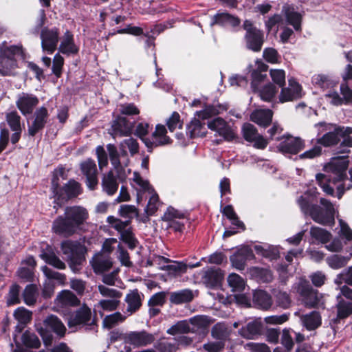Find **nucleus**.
Listing matches in <instances>:
<instances>
[{
  "label": "nucleus",
  "mask_w": 352,
  "mask_h": 352,
  "mask_svg": "<svg viewBox=\"0 0 352 352\" xmlns=\"http://www.w3.org/2000/svg\"><path fill=\"white\" fill-rule=\"evenodd\" d=\"M273 112L270 109H256L250 115V120L258 125L267 127L272 120Z\"/></svg>",
  "instance_id": "obj_27"
},
{
  "label": "nucleus",
  "mask_w": 352,
  "mask_h": 352,
  "mask_svg": "<svg viewBox=\"0 0 352 352\" xmlns=\"http://www.w3.org/2000/svg\"><path fill=\"white\" fill-rule=\"evenodd\" d=\"M184 218V214L173 207L168 208L162 217V220L166 223V228H171L175 232H182L184 224L180 221Z\"/></svg>",
  "instance_id": "obj_19"
},
{
  "label": "nucleus",
  "mask_w": 352,
  "mask_h": 352,
  "mask_svg": "<svg viewBox=\"0 0 352 352\" xmlns=\"http://www.w3.org/2000/svg\"><path fill=\"white\" fill-rule=\"evenodd\" d=\"M274 295L276 298V301L279 306L283 308H287L290 305V298L287 292L275 291Z\"/></svg>",
  "instance_id": "obj_63"
},
{
  "label": "nucleus",
  "mask_w": 352,
  "mask_h": 352,
  "mask_svg": "<svg viewBox=\"0 0 352 352\" xmlns=\"http://www.w3.org/2000/svg\"><path fill=\"white\" fill-rule=\"evenodd\" d=\"M167 130L164 125L157 124L155 131L152 133L151 138L143 139L146 146L149 151L153 148L159 146L168 144L171 142L170 138L166 135Z\"/></svg>",
  "instance_id": "obj_17"
},
{
  "label": "nucleus",
  "mask_w": 352,
  "mask_h": 352,
  "mask_svg": "<svg viewBox=\"0 0 352 352\" xmlns=\"http://www.w3.org/2000/svg\"><path fill=\"white\" fill-rule=\"evenodd\" d=\"M21 54L20 48L12 46L4 51L0 57V74L2 76L14 75L17 67L16 55Z\"/></svg>",
  "instance_id": "obj_11"
},
{
  "label": "nucleus",
  "mask_w": 352,
  "mask_h": 352,
  "mask_svg": "<svg viewBox=\"0 0 352 352\" xmlns=\"http://www.w3.org/2000/svg\"><path fill=\"white\" fill-rule=\"evenodd\" d=\"M41 257L46 263L58 270H65L66 268L65 263L53 252H43L41 254Z\"/></svg>",
  "instance_id": "obj_40"
},
{
  "label": "nucleus",
  "mask_w": 352,
  "mask_h": 352,
  "mask_svg": "<svg viewBox=\"0 0 352 352\" xmlns=\"http://www.w3.org/2000/svg\"><path fill=\"white\" fill-rule=\"evenodd\" d=\"M261 331V325L255 322H249L239 330V334L246 339H253Z\"/></svg>",
  "instance_id": "obj_41"
},
{
  "label": "nucleus",
  "mask_w": 352,
  "mask_h": 352,
  "mask_svg": "<svg viewBox=\"0 0 352 352\" xmlns=\"http://www.w3.org/2000/svg\"><path fill=\"white\" fill-rule=\"evenodd\" d=\"M120 304V299H102L98 302V306L103 311H113L118 309Z\"/></svg>",
  "instance_id": "obj_59"
},
{
  "label": "nucleus",
  "mask_w": 352,
  "mask_h": 352,
  "mask_svg": "<svg viewBox=\"0 0 352 352\" xmlns=\"http://www.w3.org/2000/svg\"><path fill=\"white\" fill-rule=\"evenodd\" d=\"M221 278L222 275L221 271L219 270L212 268L208 270L204 275L206 281L212 286L218 284Z\"/></svg>",
  "instance_id": "obj_58"
},
{
  "label": "nucleus",
  "mask_w": 352,
  "mask_h": 352,
  "mask_svg": "<svg viewBox=\"0 0 352 352\" xmlns=\"http://www.w3.org/2000/svg\"><path fill=\"white\" fill-rule=\"evenodd\" d=\"M142 297L143 295L137 289L130 290L126 295L124 301L127 304L126 311L132 314L137 311L142 306Z\"/></svg>",
  "instance_id": "obj_28"
},
{
  "label": "nucleus",
  "mask_w": 352,
  "mask_h": 352,
  "mask_svg": "<svg viewBox=\"0 0 352 352\" xmlns=\"http://www.w3.org/2000/svg\"><path fill=\"white\" fill-rule=\"evenodd\" d=\"M126 316L122 315L120 312H115L112 314L106 316L102 321V326L107 329H111L118 324L124 322L126 320Z\"/></svg>",
  "instance_id": "obj_46"
},
{
  "label": "nucleus",
  "mask_w": 352,
  "mask_h": 352,
  "mask_svg": "<svg viewBox=\"0 0 352 352\" xmlns=\"http://www.w3.org/2000/svg\"><path fill=\"white\" fill-rule=\"evenodd\" d=\"M166 125L170 131L173 132L176 129H182L183 126V122L180 119L179 114L174 111L170 118L166 121Z\"/></svg>",
  "instance_id": "obj_60"
},
{
  "label": "nucleus",
  "mask_w": 352,
  "mask_h": 352,
  "mask_svg": "<svg viewBox=\"0 0 352 352\" xmlns=\"http://www.w3.org/2000/svg\"><path fill=\"white\" fill-rule=\"evenodd\" d=\"M310 234L313 238L322 243H326L329 241L331 237L330 232L323 228L316 226H313L311 228Z\"/></svg>",
  "instance_id": "obj_52"
},
{
  "label": "nucleus",
  "mask_w": 352,
  "mask_h": 352,
  "mask_svg": "<svg viewBox=\"0 0 352 352\" xmlns=\"http://www.w3.org/2000/svg\"><path fill=\"white\" fill-rule=\"evenodd\" d=\"M41 47L43 51L52 54L56 49L59 41V30L57 28H44L41 32Z\"/></svg>",
  "instance_id": "obj_13"
},
{
  "label": "nucleus",
  "mask_w": 352,
  "mask_h": 352,
  "mask_svg": "<svg viewBox=\"0 0 352 352\" xmlns=\"http://www.w3.org/2000/svg\"><path fill=\"white\" fill-rule=\"evenodd\" d=\"M21 340L23 344L28 348L38 349L41 346V341L38 336L29 331L23 333Z\"/></svg>",
  "instance_id": "obj_50"
},
{
  "label": "nucleus",
  "mask_w": 352,
  "mask_h": 352,
  "mask_svg": "<svg viewBox=\"0 0 352 352\" xmlns=\"http://www.w3.org/2000/svg\"><path fill=\"white\" fill-rule=\"evenodd\" d=\"M231 329L224 322H218L211 329V336L219 341H225L230 337Z\"/></svg>",
  "instance_id": "obj_36"
},
{
  "label": "nucleus",
  "mask_w": 352,
  "mask_h": 352,
  "mask_svg": "<svg viewBox=\"0 0 352 352\" xmlns=\"http://www.w3.org/2000/svg\"><path fill=\"white\" fill-rule=\"evenodd\" d=\"M60 248L73 271H76L77 267L85 261L87 249L80 242L66 240L61 243Z\"/></svg>",
  "instance_id": "obj_5"
},
{
  "label": "nucleus",
  "mask_w": 352,
  "mask_h": 352,
  "mask_svg": "<svg viewBox=\"0 0 352 352\" xmlns=\"http://www.w3.org/2000/svg\"><path fill=\"white\" fill-rule=\"evenodd\" d=\"M245 256L242 252H239L230 256V261L232 265L237 270H243L245 269L246 258H252L254 255L251 251L245 250Z\"/></svg>",
  "instance_id": "obj_47"
},
{
  "label": "nucleus",
  "mask_w": 352,
  "mask_h": 352,
  "mask_svg": "<svg viewBox=\"0 0 352 352\" xmlns=\"http://www.w3.org/2000/svg\"><path fill=\"white\" fill-rule=\"evenodd\" d=\"M120 149L122 156H127V149L129 151L131 155L133 156L139 152V144L135 138H126L120 144Z\"/></svg>",
  "instance_id": "obj_37"
},
{
  "label": "nucleus",
  "mask_w": 352,
  "mask_h": 352,
  "mask_svg": "<svg viewBox=\"0 0 352 352\" xmlns=\"http://www.w3.org/2000/svg\"><path fill=\"white\" fill-rule=\"evenodd\" d=\"M316 126H324L325 131H329L317 140V143L325 147H329L338 144L341 137L352 133V128L350 126H340L336 124L320 122Z\"/></svg>",
  "instance_id": "obj_6"
},
{
  "label": "nucleus",
  "mask_w": 352,
  "mask_h": 352,
  "mask_svg": "<svg viewBox=\"0 0 352 352\" xmlns=\"http://www.w3.org/2000/svg\"><path fill=\"white\" fill-rule=\"evenodd\" d=\"M190 331L194 332V329L191 328L189 321L182 320L170 327L167 330V333L174 336L179 333H187Z\"/></svg>",
  "instance_id": "obj_48"
},
{
  "label": "nucleus",
  "mask_w": 352,
  "mask_h": 352,
  "mask_svg": "<svg viewBox=\"0 0 352 352\" xmlns=\"http://www.w3.org/2000/svg\"><path fill=\"white\" fill-rule=\"evenodd\" d=\"M155 336L145 330L140 331H130L126 335L125 340L127 343L136 346L143 347L151 344L155 341Z\"/></svg>",
  "instance_id": "obj_18"
},
{
  "label": "nucleus",
  "mask_w": 352,
  "mask_h": 352,
  "mask_svg": "<svg viewBox=\"0 0 352 352\" xmlns=\"http://www.w3.org/2000/svg\"><path fill=\"white\" fill-rule=\"evenodd\" d=\"M55 303L58 308L63 309L76 307L80 305V301L71 291L63 290L57 295Z\"/></svg>",
  "instance_id": "obj_24"
},
{
  "label": "nucleus",
  "mask_w": 352,
  "mask_h": 352,
  "mask_svg": "<svg viewBox=\"0 0 352 352\" xmlns=\"http://www.w3.org/2000/svg\"><path fill=\"white\" fill-rule=\"evenodd\" d=\"M250 274L252 277L263 283L271 282L273 279L272 272L267 268L252 267L250 269Z\"/></svg>",
  "instance_id": "obj_38"
},
{
  "label": "nucleus",
  "mask_w": 352,
  "mask_h": 352,
  "mask_svg": "<svg viewBox=\"0 0 352 352\" xmlns=\"http://www.w3.org/2000/svg\"><path fill=\"white\" fill-rule=\"evenodd\" d=\"M277 91L276 86L272 83H268L259 89L258 94L262 100L271 102L277 94Z\"/></svg>",
  "instance_id": "obj_49"
},
{
  "label": "nucleus",
  "mask_w": 352,
  "mask_h": 352,
  "mask_svg": "<svg viewBox=\"0 0 352 352\" xmlns=\"http://www.w3.org/2000/svg\"><path fill=\"white\" fill-rule=\"evenodd\" d=\"M65 216H58L53 222L52 230L60 235L70 236L79 226L88 219L87 210L80 206H67L65 209Z\"/></svg>",
  "instance_id": "obj_1"
},
{
  "label": "nucleus",
  "mask_w": 352,
  "mask_h": 352,
  "mask_svg": "<svg viewBox=\"0 0 352 352\" xmlns=\"http://www.w3.org/2000/svg\"><path fill=\"white\" fill-rule=\"evenodd\" d=\"M35 328L46 346L51 345L53 339V336L48 329H50L59 338H63L67 331L66 327L63 322L59 318L53 314L47 316L44 319L43 323H36Z\"/></svg>",
  "instance_id": "obj_4"
},
{
  "label": "nucleus",
  "mask_w": 352,
  "mask_h": 352,
  "mask_svg": "<svg viewBox=\"0 0 352 352\" xmlns=\"http://www.w3.org/2000/svg\"><path fill=\"white\" fill-rule=\"evenodd\" d=\"M14 316L21 324H25L31 321L32 313L27 309L21 307L15 310Z\"/></svg>",
  "instance_id": "obj_56"
},
{
  "label": "nucleus",
  "mask_w": 352,
  "mask_h": 352,
  "mask_svg": "<svg viewBox=\"0 0 352 352\" xmlns=\"http://www.w3.org/2000/svg\"><path fill=\"white\" fill-rule=\"evenodd\" d=\"M67 325L69 328L87 327L89 330L97 331L96 319L92 315L91 308L86 304H83L69 316Z\"/></svg>",
  "instance_id": "obj_8"
},
{
  "label": "nucleus",
  "mask_w": 352,
  "mask_h": 352,
  "mask_svg": "<svg viewBox=\"0 0 352 352\" xmlns=\"http://www.w3.org/2000/svg\"><path fill=\"white\" fill-rule=\"evenodd\" d=\"M338 304L337 307V317L339 319H344L352 314V302L346 301L340 297L337 296Z\"/></svg>",
  "instance_id": "obj_39"
},
{
  "label": "nucleus",
  "mask_w": 352,
  "mask_h": 352,
  "mask_svg": "<svg viewBox=\"0 0 352 352\" xmlns=\"http://www.w3.org/2000/svg\"><path fill=\"white\" fill-rule=\"evenodd\" d=\"M287 87H283L279 94V102L281 103L298 100L301 97V87L294 80H289Z\"/></svg>",
  "instance_id": "obj_20"
},
{
  "label": "nucleus",
  "mask_w": 352,
  "mask_h": 352,
  "mask_svg": "<svg viewBox=\"0 0 352 352\" xmlns=\"http://www.w3.org/2000/svg\"><path fill=\"white\" fill-rule=\"evenodd\" d=\"M254 250L257 254L261 255L270 260L276 259L279 256L278 248L272 245L263 246L256 245L254 246Z\"/></svg>",
  "instance_id": "obj_42"
},
{
  "label": "nucleus",
  "mask_w": 352,
  "mask_h": 352,
  "mask_svg": "<svg viewBox=\"0 0 352 352\" xmlns=\"http://www.w3.org/2000/svg\"><path fill=\"white\" fill-rule=\"evenodd\" d=\"M203 124L198 119H194L188 126V133L191 138L205 135V131H202Z\"/></svg>",
  "instance_id": "obj_57"
},
{
  "label": "nucleus",
  "mask_w": 352,
  "mask_h": 352,
  "mask_svg": "<svg viewBox=\"0 0 352 352\" xmlns=\"http://www.w3.org/2000/svg\"><path fill=\"white\" fill-rule=\"evenodd\" d=\"M102 186L103 190L109 195H114L118 190V183L116 177L113 175V170H110L107 175H104Z\"/></svg>",
  "instance_id": "obj_35"
},
{
  "label": "nucleus",
  "mask_w": 352,
  "mask_h": 352,
  "mask_svg": "<svg viewBox=\"0 0 352 352\" xmlns=\"http://www.w3.org/2000/svg\"><path fill=\"white\" fill-rule=\"evenodd\" d=\"M60 53L66 55L76 54L78 51V47L74 43V36L72 32L67 30L62 38L58 47Z\"/></svg>",
  "instance_id": "obj_25"
},
{
  "label": "nucleus",
  "mask_w": 352,
  "mask_h": 352,
  "mask_svg": "<svg viewBox=\"0 0 352 352\" xmlns=\"http://www.w3.org/2000/svg\"><path fill=\"white\" fill-rule=\"evenodd\" d=\"M247 47L254 52H259L261 50L264 41L263 33L259 30H254L250 34H245Z\"/></svg>",
  "instance_id": "obj_30"
},
{
  "label": "nucleus",
  "mask_w": 352,
  "mask_h": 352,
  "mask_svg": "<svg viewBox=\"0 0 352 352\" xmlns=\"http://www.w3.org/2000/svg\"><path fill=\"white\" fill-rule=\"evenodd\" d=\"M112 135L113 138L116 136H126L130 135L133 128L132 122L128 121L124 117H118L113 121L112 126Z\"/></svg>",
  "instance_id": "obj_26"
},
{
  "label": "nucleus",
  "mask_w": 352,
  "mask_h": 352,
  "mask_svg": "<svg viewBox=\"0 0 352 352\" xmlns=\"http://www.w3.org/2000/svg\"><path fill=\"white\" fill-rule=\"evenodd\" d=\"M49 113L47 108L41 107L34 113L32 122L28 124V133L34 137L36 133L43 130L47 122Z\"/></svg>",
  "instance_id": "obj_16"
},
{
  "label": "nucleus",
  "mask_w": 352,
  "mask_h": 352,
  "mask_svg": "<svg viewBox=\"0 0 352 352\" xmlns=\"http://www.w3.org/2000/svg\"><path fill=\"white\" fill-rule=\"evenodd\" d=\"M270 75L274 83L280 87L285 85V72L283 69H270Z\"/></svg>",
  "instance_id": "obj_61"
},
{
  "label": "nucleus",
  "mask_w": 352,
  "mask_h": 352,
  "mask_svg": "<svg viewBox=\"0 0 352 352\" xmlns=\"http://www.w3.org/2000/svg\"><path fill=\"white\" fill-rule=\"evenodd\" d=\"M253 302L256 307L265 310L270 309L272 305L270 295L263 290L254 292Z\"/></svg>",
  "instance_id": "obj_33"
},
{
  "label": "nucleus",
  "mask_w": 352,
  "mask_h": 352,
  "mask_svg": "<svg viewBox=\"0 0 352 352\" xmlns=\"http://www.w3.org/2000/svg\"><path fill=\"white\" fill-rule=\"evenodd\" d=\"M107 148L109 153V158L112 166L116 173L117 178L120 181H123L127 177V173L124 167H123L120 161V154L117 148L113 144H108Z\"/></svg>",
  "instance_id": "obj_22"
},
{
  "label": "nucleus",
  "mask_w": 352,
  "mask_h": 352,
  "mask_svg": "<svg viewBox=\"0 0 352 352\" xmlns=\"http://www.w3.org/2000/svg\"><path fill=\"white\" fill-rule=\"evenodd\" d=\"M191 328L196 331L198 329H206L212 322V320L204 315H197L189 319Z\"/></svg>",
  "instance_id": "obj_44"
},
{
  "label": "nucleus",
  "mask_w": 352,
  "mask_h": 352,
  "mask_svg": "<svg viewBox=\"0 0 352 352\" xmlns=\"http://www.w3.org/2000/svg\"><path fill=\"white\" fill-rule=\"evenodd\" d=\"M243 138L249 142L253 143L254 147L264 149L268 144V141L258 133L256 128L250 123H245L242 126Z\"/></svg>",
  "instance_id": "obj_14"
},
{
  "label": "nucleus",
  "mask_w": 352,
  "mask_h": 352,
  "mask_svg": "<svg viewBox=\"0 0 352 352\" xmlns=\"http://www.w3.org/2000/svg\"><path fill=\"white\" fill-rule=\"evenodd\" d=\"M107 221L120 234V239L126 243L130 249L135 248L138 241L129 227L130 220L122 221L113 216H109Z\"/></svg>",
  "instance_id": "obj_10"
},
{
  "label": "nucleus",
  "mask_w": 352,
  "mask_h": 352,
  "mask_svg": "<svg viewBox=\"0 0 352 352\" xmlns=\"http://www.w3.org/2000/svg\"><path fill=\"white\" fill-rule=\"evenodd\" d=\"M349 160L344 157H336L331 159L330 162L324 166V170L329 182L336 184L346 178V170Z\"/></svg>",
  "instance_id": "obj_9"
},
{
  "label": "nucleus",
  "mask_w": 352,
  "mask_h": 352,
  "mask_svg": "<svg viewBox=\"0 0 352 352\" xmlns=\"http://www.w3.org/2000/svg\"><path fill=\"white\" fill-rule=\"evenodd\" d=\"M82 174L86 177V184L90 190H94L98 185V170L94 160L87 159L80 164Z\"/></svg>",
  "instance_id": "obj_15"
},
{
  "label": "nucleus",
  "mask_w": 352,
  "mask_h": 352,
  "mask_svg": "<svg viewBox=\"0 0 352 352\" xmlns=\"http://www.w3.org/2000/svg\"><path fill=\"white\" fill-rule=\"evenodd\" d=\"M305 147V143L299 138L287 137L278 145V150L283 153L296 154Z\"/></svg>",
  "instance_id": "obj_23"
},
{
  "label": "nucleus",
  "mask_w": 352,
  "mask_h": 352,
  "mask_svg": "<svg viewBox=\"0 0 352 352\" xmlns=\"http://www.w3.org/2000/svg\"><path fill=\"white\" fill-rule=\"evenodd\" d=\"M91 263L96 273H102L107 271L112 266L110 256L104 254H96L93 257Z\"/></svg>",
  "instance_id": "obj_29"
},
{
  "label": "nucleus",
  "mask_w": 352,
  "mask_h": 352,
  "mask_svg": "<svg viewBox=\"0 0 352 352\" xmlns=\"http://www.w3.org/2000/svg\"><path fill=\"white\" fill-rule=\"evenodd\" d=\"M297 201L302 212L309 214L315 222L322 225H332L335 223V210L327 199H320V202L324 208L318 205L310 204L303 196H300Z\"/></svg>",
  "instance_id": "obj_2"
},
{
  "label": "nucleus",
  "mask_w": 352,
  "mask_h": 352,
  "mask_svg": "<svg viewBox=\"0 0 352 352\" xmlns=\"http://www.w3.org/2000/svg\"><path fill=\"white\" fill-rule=\"evenodd\" d=\"M38 295L37 286L34 284L28 285L23 292V301L27 305L32 306L36 303Z\"/></svg>",
  "instance_id": "obj_43"
},
{
  "label": "nucleus",
  "mask_w": 352,
  "mask_h": 352,
  "mask_svg": "<svg viewBox=\"0 0 352 352\" xmlns=\"http://www.w3.org/2000/svg\"><path fill=\"white\" fill-rule=\"evenodd\" d=\"M98 289L100 295L106 299H120L122 296V293L120 291L105 285H98Z\"/></svg>",
  "instance_id": "obj_51"
},
{
  "label": "nucleus",
  "mask_w": 352,
  "mask_h": 352,
  "mask_svg": "<svg viewBox=\"0 0 352 352\" xmlns=\"http://www.w3.org/2000/svg\"><path fill=\"white\" fill-rule=\"evenodd\" d=\"M133 182L136 185V189L140 192H148L153 193V189L149 184V182L144 179L138 173H133Z\"/></svg>",
  "instance_id": "obj_55"
},
{
  "label": "nucleus",
  "mask_w": 352,
  "mask_h": 352,
  "mask_svg": "<svg viewBox=\"0 0 352 352\" xmlns=\"http://www.w3.org/2000/svg\"><path fill=\"white\" fill-rule=\"evenodd\" d=\"M64 168H60L52 179L51 190L54 198V204L61 207L69 199L75 198L82 193V189L79 182L70 179L63 186H60L58 175L63 176Z\"/></svg>",
  "instance_id": "obj_3"
},
{
  "label": "nucleus",
  "mask_w": 352,
  "mask_h": 352,
  "mask_svg": "<svg viewBox=\"0 0 352 352\" xmlns=\"http://www.w3.org/2000/svg\"><path fill=\"white\" fill-rule=\"evenodd\" d=\"M350 259V256L334 254L327 258V263L333 269H340L345 266Z\"/></svg>",
  "instance_id": "obj_53"
},
{
  "label": "nucleus",
  "mask_w": 352,
  "mask_h": 352,
  "mask_svg": "<svg viewBox=\"0 0 352 352\" xmlns=\"http://www.w3.org/2000/svg\"><path fill=\"white\" fill-rule=\"evenodd\" d=\"M296 291L305 307L315 308L324 305L323 295L313 289L308 280L300 278L297 284Z\"/></svg>",
  "instance_id": "obj_7"
},
{
  "label": "nucleus",
  "mask_w": 352,
  "mask_h": 352,
  "mask_svg": "<svg viewBox=\"0 0 352 352\" xmlns=\"http://www.w3.org/2000/svg\"><path fill=\"white\" fill-rule=\"evenodd\" d=\"M282 12L284 14L288 23L292 25L296 31L300 30L302 16L300 14L295 11L293 6L288 4L284 5Z\"/></svg>",
  "instance_id": "obj_31"
},
{
  "label": "nucleus",
  "mask_w": 352,
  "mask_h": 352,
  "mask_svg": "<svg viewBox=\"0 0 352 352\" xmlns=\"http://www.w3.org/2000/svg\"><path fill=\"white\" fill-rule=\"evenodd\" d=\"M300 322L303 327L307 330H315L321 325V316L318 311H313L307 314L302 315L300 317Z\"/></svg>",
  "instance_id": "obj_32"
},
{
  "label": "nucleus",
  "mask_w": 352,
  "mask_h": 352,
  "mask_svg": "<svg viewBox=\"0 0 352 352\" xmlns=\"http://www.w3.org/2000/svg\"><path fill=\"white\" fill-rule=\"evenodd\" d=\"M21 118L16 111H12L6 114V122L10 129L14 132L11 135L12 144L17 143L22 133Z\"/></svg>",
  "instance_id": "obj_21"
},
{
  "label": "nucleus",
  "mask_w": 352,
  "mask_h": 352,
  "mask_svg": "<svg viewBox=\"0 0 352 352\" xmlns=\"http://www.w3.org/2000/svg\"><path fill=\"white\" fill-rule=\"evenodd\" d=\"M16 106L23 116L32 114L38 104V97L32 94L22 92L17 95Z\"/></svg>",
  "instance_id": "obj_12"
},
{
  "label": "nucleus",
  "mask_w": 352,
  "mask_h": 352,
  "mask_svg": "<svg viewBox=\"0 0 352 352\" xmlns=\"http://www.w3.org/2000/svg\"><path fill=\"white\" fill-rule=\"evenodd\" d=\"M194 297V293L191 289H185L172 292L170 296V301L173 304L179 305L191 302Z\"/></svg>",
  "instance_id": "obj_34"
},
{
  "label": "nucleus",
  "mask_w": 352,
  "mask_h": 352,
  "mask_svg": "<svg viewBox=\"0 0 352 352\" xmlns=\"http://www.w3.org/2000/svg\"><path fill=\"white\" fill-rule=\"evenodd\" d=\"M228 283L234 292H242L245 286L244 280L236 274H231L228 277Z\"/></svg>",
  "instance_id": "obj_54"
},
{
  "label": "nucleus",
  "mask_w": 352,
  "mask_h": 352,
  "mask_svg": "<svg viewBox=\"0 0 352 352\" xmlns=\"http://www.w3.org/2000/svg\"><path fill=\"white\" fill-rule=\"evenodd\" d=\"M244 348L250 352H271L270 347L264 343L248 342Z\"/></svg>",
  "instance_id": "obj_64"
},
{
  "label": "nucleus",
  "mask_w": 352,
  "mask_h": 352,
  "mask_svg": "<svg viewBox=\"0 0 352 352\" xmlns=\"http://www.w3.org/2000/svg\"><path fill=\"white\" fill-rule=\"evenodd\" d=\"M20 287L16 285H12L9 291L8 297L7 299V303L9 305H15L20 302Z\"/></svg>",
  "instance_id": "obj_62"
},
{
  "label": "nucleus",
  "mask_w": 352,
  "mask_h": 352,
  "mask_svg": "<svg viewBox=\"0 0 352 352\" xmlns=\"http://www.w3.org/2000/svg\"><path fill=\"white\" fill-rule=\"evenodd\" d=\"M214 23L219 25H227L230 24L233 27H236L239 25L240 20L226 12L217 14L214 16Z\"/></svg>",
  "instance_id": "obj_45"
}]
</instances>
